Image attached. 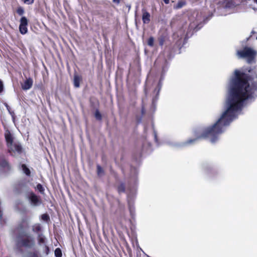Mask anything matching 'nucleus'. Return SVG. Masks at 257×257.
Returning a JSON list of instances; mask_svg holds the SVG:
<instances>
[{"instance_id": "18", "label": "nucleus", "mask_w": 257, "mask_h": 257, "mask_svg": "<svg viewBox=\"0 0 257 257\" xmlns=\"http://www.w3.org/2000/svg\"><path fill=\"white\" fill-rule=\"evenodd\" d=\"M19 31L22 34H26L28 32L27 26H22L20 25Z\"/></svg>"}, {"instance_id": "10", "label": "nucleus", "mask_w": 257, "mask_h": 257, "mask_svg": "<svg viewBox=\"0 0 257 257\" xmlns=\"http://www.w3.org/2000/svg\"><path fill=\"white\" fill-rule=\"evenodd\" d=\"M33 83V79L31 78L27 79L23 84L22 85V88L23 90H28L30 89Z\"/></svg>"}, {"instance_id": "21", "label": "nucleus", "mask_w": 257, "mask_h": 257, "mask_svg": "<svg viewBox=\"0 0 257 257\" xmlns=\"http://www.w3.org/2000/svg\"><path fill=\"white\" fill-rule=\"evenodd\" d=\"M55 256L56 257H62V251L60 248H56L54 251Z\"/></svg>"}, {"instance_id": "28", "label": "nucleus", "mask_w": 257, "mask_h": 257, "mask_svg": "<svg viewBox=\"0 0 257 257\" xmlns=\"http://www.w3.org/2000/svg\"><path fill=\"white\" fill-rule=\"evenodd\" d=\"M42 219L45 221H48L50 219V217L48 214L45 213L42 215Z\"/></svg>"}, {"instance_id": "7", "label": "nucleus", "mask_w": 257, "mask_h": 257, "mask_svg": "<svg viewBox=\"0 0 257 257\" xmlns=\"http://www.w3.org/2000/svg\"><path fill=\"white\" fill-rule=\"evenodd\" d=\"M0 168L5 172H9L11 169L9 162L4 157L0 158Z\"/></svg>"}, {"instance_id": "22", "label": "nucleus", "mask_w": 257, "mask_h": 257, "mask_svg": "<svg viewBox=\"0 0 257 257\" xmlns=\"http://www.w3.org/2000/svg\"><path fill=\"white\" fill-rule=\"evenodd\" d=\"M148 45L150 47H153L154 45V38L153 37H150L147 41Z\"/></svg>"}, {"instance_id": "16", "label": "nucleus", "mask_w": 257, "mask_h": 257, "mask_svg": "<svg viewBox=\"0 0 257 257\" xmlns=\"http://www.w3.org/2000/svg\"><path fill=\"white\" fill-rule=\"evenodd\" d=\"M41 229L42 227L40 224H36L33 226L32 230L34 232L38 233L41 231Z\"/></svg>"}, {"instance_id": "2", "label": "nucleus", "mask_w": 257, "mask_h": 257, "mask_svg": "<svg viewBox=\"0 0 257 257\" xmlns=\"http://www.w3.org/2000/svg\"><path fill=\"white\" fill-rule=\"evenodd\" d=\"M35 245L34 238L26 232H19L16 236L15 250L20 253L23 248H32Z\"/></svg>"}, {"instance_id": "29", "label": "nucleus", "mask_w": 257, "mask_h": 257, "mask_svg": "<svg viewBox=\"0 0 257 257\" xmlns=\"http://www.w3.org/2000/svg\"><path fill=\"white\" fill-rule=\"evenodd\" d=\"M44 252L46 254V255H48L49 253V252H50L49 247L48 245H45Z\"/></svg>"}, {"instance_id": "32", "label": "nucleus", "mask_w": 257, "mask_h": 257, "mask_svg": "<svg viewBox=\"0 0 257 257\" xmlns=\"http://www.w3.org/2000/svg\"><path fill=\"white\" fill-rule=\"evenodd\" d=\"M112 2L114 3L118 4L120 3V0H112Z\"/></svg>"}, {"instance_id": "12", "label": "nucleus", "mask_w": 257, "mask_h": 257, "mask_svg": "<svg viewBox=\"0 0 257 257\" xmlns=\"http://www.w3.org/2000/svg\"><path fill=\"white\" fill-rule=\"evenodd\" d=\"M186 5V2L185 0L179 1L177 4L174 6L173 8L175 10H178Z\"/></svg>"}, {"instance_id": "35", "label": "nucleus", "mask_w": 257, "mask_h": 257, "mask_svg": "<svg viewBox=\"0 0 257 257\" xmlns=\"http://www.w3.org/2000/svg\"><path fill=\"white\" fill-rule=\"evenodd\" d=\"M253 1L257 4V0H253Z\"/></svg>"}, {"instance_id": "26", "label": "nucleus", "mask_w": 257, "mask_h": 257, "mask_svg": "<svg viewBox=\"0 0 257 257\" xmlns=\"http://www.w3.org/2000/svg\"><path fill=\"white\" fill-rule=\"evenodd\" d=\"M38 242L40 244L44 243L45 242V238L42 236V234L39 235Z\"/></svg>"}, {"instance_id": "25", "label": "nucleus", "mask_w": 257, "mask_h": 257, "mask_svg": "<svg viewBox=\"0 0 257 257\" xmlns=\"http://www.w3.org/2000/svg\"><path fill=\"white\" fill-rule=\"evenodd\" d=\"M95 117L96 119L101 120L102 119V115L98 110H96L95 112Z\"/></svg>"}, {"instance_id": "13", "label": "nucleus", "mask_w": 257, "mask_h": 257, "mask_svg": "<svg viewBox=\"0 0 257 257\" xmlns=\"http://www.w3.org/2000/svg\"><path fill=\"white\" fill-rule=\"evenodd\" d=\"M21 168L24 173L28 176H30L31 175V171L30 169L27 167L26 165L22 164Z\"/></svg>"}, {"instance_id": "34", "label": "nucleus", "mask_w": 257, "mask_h": 257, "mask_svg": "<svg viewBox=\"0 0 257 257\" xmlns=\"http://www.w3.org/2000/svg\"><path fill=\"white\" fill-rule=\"evenodd\" d=\"M142 113H144V109L143 108L142 110Z\"/></svg>"}, {"instance_id": "9", "label": "nucleus", "mask_w": 257, "mask_h": 257, "mask_svg": "<svg viewBox=\"0 0 257 257\" xmlns=\"http://www.w3.org/2000/svg\"><path fill=\"white\" fill-rule=\"evenodd\" d=\"M142 21L144 24H148L151 21V15L145 8L142 10Z\"/></svg>"}, {"instance_id": "5", "label": "nucleus", "mask_w": 257, "mask_h": 257, "mask_svg": "<svg viewBox=\"0 0 257 257\" xmlns=\"http://www.w3.org/2000/svg\"><path fill=\"white\" fill-rule=\"evenodd\" d=\"M29 228V224L26 218L22 219L18 223L16 230L19 232H26Z\"/></svg>"}, {"instance_id": "20", "label": "nucleus", "mask_w": 257, "mask_h": 257, "mask_svg": "<svg viewBox=\"0 0 257 257\" xmlns=\"http://www.w3.org/2000/svg\"><path fill=\"white\" fill-rule=\"evenodd\" d=\"M37 189H38V190L40 192V193L41 194H42L43 195H44L45 194V189L42 184H41L40 183L38 184L37 185Z\"/></svg>"}, {"instance_id": "15", "label": "nucleus", "mask_w": 257, "mask_h": 257, "mask_svg": "<svg viewBox=\"0 0 257 257\" xmlns=\"http://www.w3.org/2000/svg\"><path fill=\"white\" fill-rule=\"evenodd\" d=\"M97 168V174L99 176H101L104 174V171L103 168L99 165H97L96 166Z\"/></svg>"}, {"instance_id": "30", "label": "nucleus", "mask_w": 257, "mask_h": 257, "mask_svg": "<svg viewBox=\"0 0 257 257\" xmlns=\"http://www.w3.org/2000/svg\"><path fill=\"white\" fill-rule=\"evenodd\" d=\"M125 246L126 247V250L127 251V252L128 253H130V252H131V247H130L128 243L126 242V241L125 240Z\"/></svg>"}, {"instance_id": "17", "label": "nucleus", "mask_w": 257, "mask_h": 257, "mask_svg": "<svg viewBox=\"0 0 257 257\" xmlns=\"http://www.w3.org/2000/svg\"><path fill=\"white\" fill-rule=\"evenodd\" d=\"M28 21L25 17H23L20 19V24L22 26H28Z\"/></svg>"}, {"instance_id": "31", "label": "nucleus", "mask_w": 257, "mask_h": 257, "mask_svg": "<svg viewBox=\"0 0 257 257\" xmlns=\"http://www.w3.org/2000/svg\"><path fill=\"white\" fill-rule=\"evenodd\" d=\"M4 90V84L3 81L0 80V93L2 92Z\"/></svg>"}, {"instance_id": "3", "label": "nucleus", "mask_w": 257, "mask_h": 257, "mask_svg": "<svg viewBox=\"0 0 257 257\" xmlns=\"http://www.w3.org/2000/svg\"><path fill=\"white\" fill-rule=\"evenodd\" d=\"M237 56L239 58H246L248 63H252L256 55V52L250 47H245L242 50H238Z\"/></svg>"}, {"instance_id": "23", "label": "nucleus", "mask_w": 257, "mask_h": 257, "mask_svg": "<svg viewBox=\"0 0 257 257\" xmlns=\"http://www.w3.org/2000/svg\"><path fill=\"white\" fill-rule=\"evenodd\" d=\"M16 11H17V14L20 16H22L25 13L24 10L23 8L22 7H19L17 8Z\"/></svg>"}, {"instance_id": "8", "label": "nucleus", "mask_w": 257, "mask_h": 257, "mask_svg": "<svg viewBox=\"0 0 257 257\" xmlns=\"http://www.w3.org/2000/svg\"><path fill=\"white\" fill-rule=\"evenodd\" d=\"M5 138L7 146L11 147L14 143V137L9 130H6L5 133Z\"/></svg>"}, {"instance_id": "33", "label": "nucleus", "mask_w": 257, "mask_h": 257, "mask_svg": "<svg viewBox=\"0 0 257 257\" xmlns=\"http://www.w3.org/2000/svg\"><path fill=\"white\" fill-rule=\"evenodd\" d=\"M163 1L166 4H168L169 3L170 0H163Z\"/></svg>"}, {"instance_id": "11", "label": "nucleus", "mask_w": 257, "mask_h": 257, "mask_svg": "<svg viewBox=\"0 0 257 257\" xmlns=\"http://www.w3.org/2000/svg\"><path fill=\"white\" fill-rule=\"evenodd\" d=\"M82 80V78L80 76L75 74L74 76V79H73V84L74 86L76 88L79 87L80 86V82Z\"/></svg>"}, {"instance_id": "24", "label": "nucleus", "mask_w": 257, "mask_h": 257, "mask_svg": "<svg viewBox=\"0 0 257 257\" xmlns=\"http://www.w3.org/2000/svg\"><path fill=\"white\" fill-rule=\"evenodd\" d=\"M158 41H159V45L161 46H162L164 45V42L165 41V36H161L160 37H159Z\"/></svg>"}, {"instance_id": "1", "label": "nucleus", "mask_w": 257, "mask_h": 257, "mask_svg": "<svg viewBox=\"0 0 257 257\" xmlns=\"http://www.w3.org/2000/svg\"><path fill=\"white\" fill-rule=\"evenodd\" d=\"M256 90V67L235 69L230 81L229 95L226 103L225 111L215 123L205 127L201 134L195 132V138L187 140L184 143V145L194 144L202 139H209L211 143H215L234 119L236 112L241 108L244 101L252 98Z\"/></svg>"}, {"instance_id": "14", "label": "nucleus", "mask_w": 257, "mask_h": 257, "mask_svg": "<svg viewBox=\"0 0 257 257\" xmlns=\"http://www.w3.org/2000/svg\"><path fill=\"white\" fill-rule=\"evenodd\" d=\"M118 193H123L125 190V186L124 183H120L117 188Z\"/></svg>"}, {"instance_id": "27", "label": "nucleus", "mask_w": 257, "mask_h": 257, "mask_svg": "<svg viewBox=\"0 0 257 257\" xmlns=\"http://www.w3.org/2000/svg\"><path fill=\"white\" fill-rule=\"evenodd\" d=\"M25 4L28 5H32L34 3L35 0H21Z\"/></svg>"}, {"instance_id": "19", "label": "nucleus", "mask_w": 257, "mask_h": 257, "mask_svg": "<svg viewBox=\"0 0 257 257\" xmlns=\"http://www.w3.org/2000/svg\"><path fill=\"white\" fill-rule=\"evenodd\" d=\"M27 257H40L37 251H30L28 253Z\"/></svg>"}, {"instance_id": "6", "label": "nucleus", "mask_w": 257, "mask_h": 257, "mask_svg": "<svg viewBox=\"0 0 257 257\" xmlns=\"http://www.w3.org/2000/svg\"><path fill=\"white\" fill-rule=\"evenodd\" d=\"M28 198L34 206H38L42 203L41 197L33 192L30 193Z\"/></svg>"}, {"instance_id": "4", "label": "nucleus", "mask_w": 257, "mask_h": 257, "mask_svg": "<svg viewBox=\"0 0 257 257\" xmlns=\"http://www.w3.org/2000/svg\"><path fill=\"white\" fill-rule=\"evenodd\" d=\"M8 148V152L11 155H13V154H21L23 152V148L21 145L19 143H13L12 145L10 147H7Z\"/></svg>"}]
</instances>
